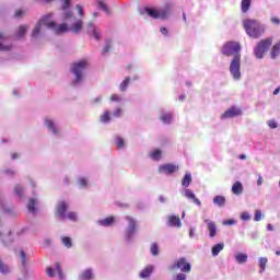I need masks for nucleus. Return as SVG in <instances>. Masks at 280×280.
<instances>
[{
    "label": "nucleus",
    "mask_w": 280,
    "mask_h": 280,
    "mask_svg": "<svg viewBox=\"0 0 280 280\" xmlns=\"http://www.w3.org/2000/svg\"><path fill=\"white\" fill-rule=\"evenodd\" d=\"M0 272L2 275H8V272H10V267L3 262V260L0 259Z\"/></svg>",
    "instance_id": "nucleus-35"
},
{
    "label": "nucleus",
    "mask_w": 280,
    "mask_h": 280,
    "mask_svg": "<svg viewBox=\"0 0 280 280\" xmlns=\"http://www.w3.org/2000/svg\"><path fill=\"white\" fill-rule=\"evenodd\" d=\"M89 27V34H92L96 40H100V30L97 27L93 26V23L88 24Z\"/></svg>",
    "instance_id": "nucleus-21"
},
{
    "label": "nucleus",
    "mask_w": 280,
    "mask_h": 280,
    "mask_svg": "<svg viewBox=\"0 0 280 280\" xmlns=\"http://www.w3.org/2000/svg\"><path fill=\"white\" fill-rule=\"evenodd\" d=\"M243 27L249 38H261L264 32H266L264 25H261V23H259L257 20H244Z\"/></svg>",
    "instance_id": "nucleus-3"
},
{
    "label": "nucleus",
    "mask_w": 280,
    "mask_h": 280,
    "mask_svg": "<svg viewBox=\"0 0 280 280\" xmlns=\"http://www.w3.org/2000/svg\"><path fill=\"white\" fill-rule=\"evenodd\" d=\"M46 273H47L48 277H54V268L48 267V268L46 269Z\"/></svg>",
    "instance_id": "nucleus-57"
},
{
    "label": "nucleus",
    "mask_w": 280,
    "mask_h": 280,
    "mask_svg": "<svg viewBox=\"0 0 280 280\" xmlns=\"http://www.w3.org/2000/svg\"><path fill=\"white\" fill-rule=\"evenodd\" d=\"M213 202L218 205V207H224V205H226V198L224 196H215Z\"/></svg>",
    "instance_id": "nucleus-28"
},
{
    "label": "nucleus",
    "mask_w": 280,
    "mask_h": 280,
    "mask_svg": "<svg viewBox=\"0 0 280 280\" xmlns=\"http://www.w3.org/2000/svg\"><path fill=\"white\" fill-rule=\"evenodd\" d=\"M20 256H21V259H22V266H25V264L27 261V255L23 250H21Z\"/></svg>",
    "instance_id": "nucleus-49"
},
{
    "label": "nucleus",
    "mask_w": 280,
    "mask_h": 280,
    "mask_svg": "<svg viewBox=\"0 0 280 280\" xmlns=\"http://www.w3.org/2000/svg\"><path fill=\"white\" fill-rule=\"evenodd\" d=\"M126 220L129 222V228L127 230V237L130 240L135 235V231H137V221L131 217H126Z\"/></svg>",
    "instance_id": "nucleus-10"
},
{
    "label": "nucleus",
    "mask_w": 280,
    "mask_h": 280,
    "mask_svg": "<svg viewBox=\"0 0 280 280\" xmlns=\"http://www.w3.org/2000/svg\"><path fill=\"white\" fill-rule=\"evenodd\" d=\"M168 226H176V215H170L167 219Z\"/></svg>",
    "instance_id": "nucleus-43"
},
{
    "label": "nucleus",
    "mask_w": 280,
    "mask_h": 280,
    "mask_svg": "<svg viewBox=\"0 0 280 280\" xmlns=\"http://www.w3.org/2000/svg\"><path fill=\"white\" fill-rule=\"evenodd\" d=\"M182 185L183 187H188L189 185H191V174L190 173H186L184 178L182 179Z\"/></svg>",
    "instance_id": "nucleus-30"
},
{
    "label": "nucleus",
    "mask_w": 280,
    "mask_h": 280,
    "mask_svg": "<svg viewBox=\"0 0 280 280\" xmlns=\"http://www.w3.org/2000/svg\"><path fill=\"white\" fill-rule=\"evenodd\" d=\"M124 114V110L121 108H116L113 113V117H121V115Z\"/></svg>",
    "instance_id": "nucleus-48"
},
{
    "label": "nucleus",
    "mask_w": 280,
    "mask_h": 280,
    "mask_svg": "<svg viewBox=\"0 0 280 280\" xmlns=\"http://www.w3.org/2000/svg\"><path fill=\"white\" fill-rule=\"evenodd\" d=\"M252 2H253V0H242L241 1V10H242L243 14H246V12H248L250 10Z\"/></svg>",
    "instance_id": "nucleus-23"
},
{
    "label": "nucleus",
    "mask_w": 280,
    "mask_h": 280,
    "mask_svg": "<svg viewBox=\"0 0 280 280\" xmlns=\"http://www.w3.org/2000/svg\"><path fill=\"white\" fill-rule=\"evenodd\" d=\"M86 67H89V62H86V60H80L72 65L71 72L74 74V84L82 82V73Z\"/></svg>",
    "instance_id": "nucleus-5"
},
{
    "label": "nucleus",
    "mask_w": 280,
    "mask_h": 280,
    "mask_svg": "<svg viewBox=\"0 0 280 280\" xmlns=\"http://www.w3.org/2000/svg\"><path fill=\"white\" fill-rule=\"evenodd\" d=\"M77 10H78L80 16H84V9L82 8V5L77 4Z\"/></svg>",
    "instance_id": "nucleus-54"
},
{
    "label": "nucleus",
    "mask_w": 280,
    "mask_h": 280,
    "mask_svg": "<svg viewBox=\"0 0 280 280\" xmlns=\"http://www.w3.org/2000/svg\"><path fill=\"white\" fill-rule=\"evenodd\" d=\"M242 46L237 42H228L223 45L222 54L223 56H234L230 63V73L234 80H240L242 78L241 65H242Z\"/></svg>",
    "instance_id": "nucleus-1"
},
{
    "label": "nucleus",
    "mask_w": 280,
    "mask_h": 280,
    "mask_svg": "<svg viewBox=\"0 0 280 280\" xmlns=\"http://www.w3.org/2000/svg\"><path fill=\"white\" fill-rule=\"evenodd\" d=\"M45 125L47 126L48 130H51L54 135H58V128H56L54 120L46 119Z\"/></svg>",
    "instance_id": "nucleus-27"
},
{
    "label": "nucleus",
    "mask_w": 280,
    "mask_h": 280,
    "mask_svg": "<svg viewBox=\"0 0 280 280\" xmlns=\"http://www.w3.org/2000/svg\"><path fill=\"white\" fill-rule=\"evenodd\" d=\"M224 250V243H219L212 247V255L213 257H218L220 255V252Z\"/></svg>",
    "instance_id": "nucleus-26"
},
{
    "label": "nucleus",
    "mask_w": 280,
    "mask_h": 280,
    "mask_svg": "<svg viewBox=\"0 0 280 280\" xmlns=\"http://www.w3.org/2000/svg\"><path fill=\"white\" fill-rule=\"evenodd\" d=\"M280 92V86H278L275 91H273V95H279Z\"/></svg>",
    "instance_id": "nucleus-64"
},
{
    "label": "nucleus",
    "mask_w": 280,
    "mask_h": 280,
    "mask_svg": "<svg viewBox=\"0 0 280 280\" xmlns=\"http://www.w3.org/2000/svg\"><path fill=\"white\" fill-rule=\"evenodd\" d=\"M69 19H73V11L67 9V10L63 11V13H62V20H63V21H69Z\"/></svg>",
    "instance_id": "nucleus-36"
},
{
    "label": "nucleus",
    "mask_w": 280,
    "mask_h": 280,
    "mask_svg": "<svg viewBox=\"0 0 280 280\" xmlns=\"http://www.w3.org/2000/svg\"><path fill=\"white\" fill-rule=\"evenodd\" d=\"M176 268L182 272H191V264H189L185 258L177 260Z\"/></svg>",
    "instance_id": "nucleus-9"
},
{
    "label": "nucleus",
    "mask_w": 280,
    "mask_h": 280,
    "mask_svg": "<svg viewBox=\"0 0 280 280\" xmlns=\"http://www.w3.org/2000/svg\"><path fill=\"white\" fill-rule=\"evenodd\" d=\"M56 272L59 276V279H65V273L62 272V268L60 267V262H56Z\"/></svg>",
    "instance_id": "nucleus-42"
},
{
    "label": "nucleus",
    "mask_w": 280,
    "mask_h": 280,
    "mask_svg": "<svg viewBox=\"0 0 280 280\" xmlns=\"http://www.w3.org/2000/svg\"><path fill=\"white\" fill-rule=\"evenodd\" d=\"M51 16H54V14L49 13L47 15H44L39 20V22L35 25V28L33 30V38H36L38 34H40V27H43V25L48 27V30H54L55 34H65L67 32H70L69 25L63 23L57 26L56 22L50 21Z\"/></svg>",
    "instance_id": "nucleus-2"
},
{
    "label": "nucleus",
    "mask_w": 280,
    "mask_h": 280,
    "mask_svg": "<svg viewBox=\"0 0 280 280\" xmlns=\"http://www.w3.org/2000/svg\"><path fill=\"white\" fill-rule=\"evenodd\" d=\"M255 222H259L261 220V210H256L254 215Z\"/></svg>",
    "instance_id": "nucleus-47"
},
{
    "label": "nucleus",
    "mask_w": 280,
    "mask_h": 280,
    "mask_svg": "<svg viewBox=\"0 0 280 280\" xmlns=\"http://www.w3.org/2000/svg\"><path fill=\"white\" fill-rule=\"evenodd\" d=\"M110 102H121V96L119 94H112Z\"/></svg>",
    "instance_id": "nucleus-50"
},
{
    "label": "nucleus",
    "mask_w": 280,
    "mask_h": 280,
    "mask_svg": "<svg viewBox=\"0 0 280 280\" xmlns=\"http://www.w3.org/2000/svg\"><path fill=\"white\" fill-rule=\"evenodd\" d=\"M152 272H154V267L149 265L147 266L141 272H140V278L141 279H148V277H150V275H152Z\"/></svg>",
    "instance_id": "nucleus-19"
},
{
    "label": "nucleus",
    "mask_w": 280,
    "mask_h": 280,
    "mask_svg": "<svg viewBox=\"0 0 280 280\" xmlns=\"http://www.w3.org/2000/svg\"><path fill=\"white\" fill-rule=\"evenodd\" d=\"M80 279H82V280H93V279H95V275H93V269H91V268L85 269V270L80 275Z\"/></svg>",
    "instance_id": "nucleus-17"
},
{
    "label": "nucleus",
    "mask_w": 280,
    "mask_h": 280,
    "mask_svg": "<svg viewBox=\"0 0 280 280\" xmlns=\"http://www.w3.org/2000/svg\"><path fill=\"white\" fill-rule=\"evenodd\" d=\"M279 54H280V42H278L271 47L270 57L275 60V58H277Z\"/></svg>",
    "instance_id": "nucleus-24"
},
{
    "label": "nucleus",
    "mask_w": 280,
    "mask_h": 280,
    "mask_svg": "<svg viewBox=\"0 0 280 280\" xmlns=\"http://www.w3.org/2000/svg\"><path fill=\"white\" fill-rule=\"evenodd\" d=\"M14 192L16 194V196H23V187L21 185H16L14 187Z\"/></svg>",
    "instance_id": "nucleus-46"
},
{
    "label": "nucleus",
    "mask_w": 280,
    "mask_h": 280,
    "mask_svg": "<svg viewBox=\"0 0 280 280\" xmlns=\"http://www.w3.org/2000/svg\"><path fill=\"white\" fill-rule=\"evenodd\" d=\"M12 45L8 44V37L3 33H0V51H11Z\"/></svg>",
    "instance_id": "nucleus-11"
},
{
    "label": "nucleus",
    "mask_w": 280,
    "mask_h": 280,
    "mask_svg": "<svg viewBox=\"0 0 280 280\" xmlns=\"http://www.w3.org/2000/svg\"><path fill=\"white\" fill-rule=\"evenodd\" d=\"M244 191V186L242 185V182H235L232 186V192L235 196H241Z\"/></svg>",
    "instance_id": "nucleus-15"
},
{
    "label": "nucleus",
    "mask_w": 280,
    "mask_h": 280,
    "mask_svg": "<svg viewBox=\"0 0 280 280\" xmlns=\"http://www.w3.org/2000/svg\"><path fill=\"white\" fill-rule=\"evenodd\" d=\"M240 115H242V109L233 106L222 114L221 119H231L233 117H240Z\"/></svg>",
    "instance_id": "nucleus-7"
},
{
    "label": "nucleus",
    "mask_w": 280,
    "mask_h": 280,
    "mask_svg": "<svg viewBox=\"0 0 280 280\" xmlns=\"http://www.w3.org/2000/svg\"><path fill=\"white\" fill-rule=\"evenodd\" d=\"M0 242L4 246H10L12 242H14V237L12 236V232H8L7 234L0 233Z\"/></svg>",
    "instance_id": "nucleus-13"
},
{
    "label": "nucleus",
    "mask_w": 280,
    "mask_h": 280,
    "mask_svg": "<svg viewBox=\"0 0 280 280\" xmlns=\"http://www.w3.org/2000/svg\"><path fill=\"white\" fill-rule=\"evenodd\" d=\"M161 121H163V124H171L172 122V114H162L160 117Z\"/></svg>",
    "instance_id": "nucleus-33"
},
{
    "label": "nucleus",
    "mask_w": 280,
    "mask_h": 280,
    "mask_svg": "<svg viewBox=\"0 0 280 280\" xmlns=\"http://www.w3.org/2000/svg\"><path fill=\"white\" fill-rule=\"evenodd\" d=\"M61 242H62L63 246H66V248H71V246H73V242L71 241V237H69V236H62Z\"/></svg>",
    "instance_id": "nucleus-31"
},
{
    "label": "nucleus",
    "mask_w": 280,
    "mask_h": 280,
    "mask_svg": "<svg viewBox=\"0 0 280 280\" xmlns=\"http://www.w3.org/2000/svg\"><path fill=\"white\" fill-rule=\"evenodd\" d=\"M176 172V166L174 164H163L159 167V173L160 174H174Z\"/></svg>",
    "instance_id": "nucleus-12"
},
{
    "label": "nucleus",
    "mask_w": 280,
    "mask_h": 280,
    "mask_svg": "<svg viewBox=\"0 0 280 280\" xmlns=\"http://www.w3.org/2000/svg\"><path fill=\"white\" fill-rule=\"evenodd\" d=\"M61 10L65 12L66 10H69L71 8V0H61Z\"/></svg>",
    "instance_id": "nucleus-41"
},
{
    "label": "nucleus",
    "mask_w": 280,
    "mask_h": 280,
    "mask_svg": "<svg viewBox=\"0 0 280 280\" xmlns=\"http://www.w3.org/2000/svg\"><path fill=\"white\" fill-rule=\"evenodd\" d=\"M222 224H223V226H233L236 224V221L233 219L224 220V221H222Z\"/></svg>",
    "instance_id": "nucleus-45"
},
{
    "label": "nucleus",
    "mask_w": 280,
    "mask_h": 280,
    "mask_svg": "<svg viewBox=\"0 0 280 280\" xmlns=\"http://www.w3.org/2000/svg\"><path fill=\"white\" fill-rule=\"evenodd\" d=\"M266 264H268V258L261 257L259 259L260 272H264V270H266Z\"/></svg>",
    "instance_id": "nucleus-40"
},
{
    "label": "nucleus",
    "mask_w": 280,
    "mask_h": 280,
    "mask_svg": "<svg viewBox=\"0 0 280 280\" xmlns=\"http://www.w3.org/2000/svg\"><path fill=\"white\" fill-rule=\"evenodd\" d=\"M101 121H102V124H108V121H110V112L105 110V112L101 115Z\"/></svg>",
    "instance_id": "nucleus-32"
},
{
    "label": "nucleus",
    "mask_w": 280,
    "mask_h": 280,
    "mask_svg": "<svg viewBox=\"0 0 280 280\" xmlns=\"http://www.w3.org/2000/svg\"><path fill=\"white\" fill-rule=\"evenodd\" d=\"M27 30H30V26L27 25H21L16 33H15V37L16 38H23L25 36V34L27 33Z\"/></svg>",
    "instance_id": "nucleus-22"
},
{
    "label": "nucleus",
    "mask_w": 280,
    "mask_h": 280,
    "mask_svg": "<svg viewBox=\"0 0 280 280\" xmlns=\"http://www.w3.org/2000/svg\"><path fill=\"white\" fill-rule=\"evenodd\" d=\"M150 159L153 161H161V156H163V152L160 149H154L149 154Z\"/></svg>",
    "instance_id": "nucleus-20"
},
{
    "label": "nucleus",
    "mask_w": 280,
    "mask_h": 280,
    "mask_svg": "<svg viewBox=\"0 0 280 280\" xmlns=\"http://www.w3.org/2000/svg\"><path fill=\"white\" fill-rule=\"evenodd\" d=\"M150 250L153 257H156V255H159V244L156 243L151 244Z\"/></svg>",
    "instance_id": "nucleus-38"
},
{
    "label": "nucleus",
    "mask_w": 280,
    "mask_h": 280,
    "mask_svg": "<svg viewBox=\"0 0 280 280\" xmlns=\"http://www.w3.org/2000/svg\"><path fill=\"white\" fill-rule=\"evenodd\" d=\"M128 84H130V77H127L119 85L120 91H126L128 89Z\"/></svg>",
    "instance_id": "nucleus-37"
},
{
    "label": "nucleus",
    "mask_w": 280,
    "mask_h": 280,
    "mask_svg": "<svg viewBox=\"0 0 280 280\" xmlns=\"http://www.w3.org/2000/svg\"><path fill=\"white\" fill-rule=\"evenodd\" d=\"M116 145H117L118 150H121V148H124L126 145L124 138L116 137Z\"/></svg>",
    "instance_id": "nucleus-39"
},
{
    "label": "nucleus",
    "mask_w": 280,
    "mask_h": 280,
    "mask_svg": "<svg viewBox=\"0 0 280 280\" xmlns=\"http://www.w3.org/2000/svg\"><path fill=\"white\" fill-rule=\"evenodd\" d=\"M23 14H25V11H23L22 9H18L15 11L14 16H15V19H21V16H23Z\"/></svg>",
    "instance_id": "nucleus-52"
},
{
    "label": "nucleus",
    "mask_w": 280,
    "mask_h": 280,
    "mask_svg": "<svg viewBox=\"0 0 280 280\" xmlns=\"http://www.w3.org/2000/svg\"><path fill=\"white\" fill-rule=\"evenodd\" d=\"M98 5H100L101 10H104V12H108V5H106V3H104V1H98Z\"/></svg>",
    "instance_id": "nucleus-53"
},
{
    "label": "nucleus",
    "mask_w": 280,
    "mask_h": 280,
    "mask_svg": "<svg viewBox=\"0 0 280 280\" xmlns=\"http://www.w3.org/2000/svg\"><path fill=\"white\" fill-rule=\"evenodd\" d=\"M67 209H69V205L66 201H59L56 207L55 215L59 218V220H67Z\"/></svg>",
    "instance_id": "nucleus-6"
},
{
    "label": "nucleus",
    "mask_w": 280,
    "mask_h": 280,
    "mask_svg": "<svg viewBox=\"0 0 280 280\" xmlns=\"http://www.w3.org/2000/svg\"><path fill=\"white\" fill-rule=\"evenodd\" d=\"M185 197L188 200H192L195 202V205H197L198 207H200L202 205V202H200V199L196 198V195L194 194V191H191V189L185 190Z\"/></svg>",
    "instance_id": "nucleus-14"
},
{
    "label": "nucleus",
    "mask_w": 280,
    "mask_h": 280,
    "mask_svg": "<svg viewBox=\"0 0 280 280\" xmlns=\"http://www.w3.org/2000/svg\"><path fill=\"white\" fill-rule=\"evenodd\" d=\"M144 12H147V14L151 16V19H165V16H167V13H165L164 11L152 8H145Z\"/></svg>",
    "instance_id": "nucleus-8"
},
{
    "label": "nucleus",
    "mask_w": 280,
    "mask_h": 280,
    "mask_svg": "<svg viewBox=\"0 0 280 280\" xmlns=\"http://www.w3.org/2000/svg\"><path fill=\"white\" fill-rule=\"evenodd\" d=\"M268 126H269V128H277V121H275V120H269V121H268Z\"/></svg>",
    "instance_id": "nucleus-59"
},
{
    "label": "nucleus",
    "mask_w": 280,
    "mask_h": 280,
    "mask_svg": "<svg viewBox=\"0 0 280 280\" xmlns=\"http://www.w3.org/2000/svg\"><path fill=\"white\" fill-rule=\"evenodd\" d=\"M115 223V217H107L100 221L101 226H112Z\"/></svg>",
    "instance_id": "nucleus-25"
},
{
    "label": "nucleus",
    "mask_w": 280,
    "mask_h": 280,
    "mask_svg": "<svg viewBox=\"0 0 280 280\" xmlns=\"http://www.w3.org/2000/svg\"><path fill=\"white\" fill-rule=\"evenodd\" d=\"M235 259L237 264H246V261H248V255L238 253L236 254Z\"/></svg>",
    "instance_id": "nucleus-29"
},
{
    "label": "nucleus",
    "mask_w": 280,
    "mask_h": 280,
    "mask_svg": "<svg viewBox=\"0 0 280 280\" xmlns=\"http://www.w3.org/2000/svg\"><path fill=\"white\" fill-rule=\"evenodd\" d=\"M108 51H110V45H106L103 49V54H108Z\"/></svg>",
    "instance_id": "nucleus-61"
},
{
    "label": "nucleus",
    "mask_w": 280,
    "mask_h": 280,
    "mask_svg": "<svg viewBox=\"0 0 280 280\" xmlns=\"http://www.w3.org/2000/svg\"><path fill=\"white\" fill-rule=\"evenodd\" d=\"M160 32H161V34H163L164 36H167V28H166V27H161Z\"/></svg>",
    "instance_id": "nucleus-62"
},
{
    "label": "nucleus",
    "mask_w": 280,
    "mask_h": 280,
    "mask_svg": "<svg viewBox=\"0 0 280 280\" xmlns=\"http://www.w3.org/2000/svg\"><path fill=\"white\" fill-rule=\"evenodd\" d=\"M270 47H272V37L261 39L254 48V55L258 60H261Z\"/></svg>",
    "instance_id": "nucleus-4"
},
{
    "label": "nucleus",
    "mask_w": 280,
    "mask_h": 280,
    "mask_svg": "<svg viewBox=\"0 0 280 280\" xmlns=\"http://www.w3.org/2000/svg\"><path fill=\"white\" fill-rule=\"evenodd\" d=\"M66 218H68V220H71L72 222H75V220H78V214L75 212H68L66 214Z\"/></svg>",
    "instance_id": "nucleus-44"
},
{
    "label": "nucleus",
    "mask_w": 280,
    "mask_h": 280,
    "mask_svg": "<svg viewBox=\"0 0 280 280\" xmlns=\"http://www.w3.org/2000/svg\"><path fill=\"white\" fill-rule=\"evenodd\" d=\"M257 185L258 187H261V185H264V177H261V175H258Z\"/></svg>",
    "instance_id": "nucleus-58"
},
{
    "label": "nucleus",
    "mask_w": 280,
    "mask_h": 280,
    "mask_svg": "<svg viewBox=\"0 0 280 280\" xmlns=\"http://www.w3.org/2000/svg\"><path fill=\"white\" fill-rule=\"evenodd\" d=\"M271 23H272L273 25H280V20H279V18L272 16V18H271Z\"/></svg>",
    "instance_id": "nucleus-55"
},
{
    "label": "nucleus",
    "mask_w": 280,
    "mask_h": 280,
    "mask_svg": "<svg viewBox=\"0 0 280 280\" xmlns=\"http://www.w3.org/2000/svg\"><path fill=\"white\" fill-rule=\"evenodd\" d=\"M205 222H206V224H208V231H209L210 237H213L214 235H217L215 222L210 221V220H205Z\"/></svg>",
    "instance_id": "nucleus-18"
},
{
    "label": "nucleus",
    "mask_w": 280,
    "mask_h": 280,
    "mask_svg": "<svg viewBox=\"0 0 280 280\" xmlns=\"http://www.w3.org/2000/svg\"><path fill=\"white\" fill-rule=\"evenodd\" d=\"M176 280H187V276L185 273H178Z\"/></svg>",
    "instance_id": "nucleus-56"
},
{
    "label": "nucleus",
    "mask_w": 280,
    "mask_h": 280,
    "mask_svg": "<svg viewBox=\"0 0 280 280\" xmlns=\"http://www.w3.org/2000/svg\"><path fill=\"white\" fill-rule=\"evenodd\" d=\"M83 25L84 22H82V20H78L74 24L71 25L70 32H73L74 34H80V32H82Z\"/></svg>",
    "instance_id": "nucleus-16"
},
{
    "label": "nucleus",
    "mask_w": 280,
    "mask_h": 280,
    "mask_svg": "<svg viewBox=\"0 0 280 280\" xmlns=\"http://www.w3.org/2000/svg\"><path fill=\"white\" fill-rule=\"evenodd\" d=\"M79 185H80L81 187H86V179H85V178L79 179Z\"/></svg>",
    "instance_id": "nucleus-60"
},
{
    "label": "nucleus",
    "mask_w": 280,
    "mask_h": 280,
    "mask_svg": "<svg viewBox=\"0 0 280 280\" xmlns=\"http://www.w3.org/2000/svg\"><path fill=\"white\" fill-rule=\"evenodd\" d=\"M27 209L31 213H36V199H30Z\"/></svg>",
    "instance_id": "nucleus-34"
},
{
    "label": "nucleus",
    "mask_w": 280,
    "mask_h": 280,
    "mask_svg": "<svg viewBox=\"0 0 280 280\" xmlns=\"http://www.w3.org/2000/svg\"><path fill=\"white\" fill-rule=\"evenodd\" d=\"M241 220H244L245 222H248V220H250V214H248V212H243L241 214Z\"/></svg>",
    "instance_id": "nucleus-51"
},
{
    "label": "nucleus",
    "mask_w": 280,
    "mask_h": 280,
    "mask_svg": "<svg viewBox=\"0 0 280 280\" xmlns=\"http://www.w3.org/2000/svg\"><path fill=\"white\" fill-rule=\"evenodd\" d=\"M176 226L180 228L182 223H180V217L176 218Z\"/></svg>",
    "instance_id": "nucleus-63"
}]
</instances>
